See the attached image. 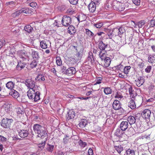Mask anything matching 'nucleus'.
I'll use <instances>...</instances> for the list:
<instances>
[{"label":"nucleus","mask_w":155,"mask_h":155,"mask_svg":"<svg viewBox=\"0 0 155 155\" xmlns=\"http://www.w3.org/2000/svg\"><path fill=\"white\" fill-rule=\"evenodd\" d=\"M33 130L35 133L38 134V136L43 139L47 138V134L46 133L45 128L38 124H35L33 126Z\"/></svg>","instance_id":"nucleus-1"},{"label":"nucleus","mask_w":155,"mask_h":155,"mask_svg":"<svg viewBox=\"0 0 155 155\" xmlns=\"http://www.w3.org/2000/svg\"><path fill=\"white\" fill-rule=\"evenodd\" d=\"M112 6L114 9L118 11H123L125 8L124 3L117 1L113 2Z\"/></svg>","instance_id":"nucleus-2"},{"label":"nucleus","mask_w":155,"mask_h":155,"mask_svg":"<svg viewBox=\"0 0 155 155\" xmlns=\"http://www.w3.org/2000/svg\"><path fill=\"white\" fill-rule=\"evenodd\" d=\"M15 113L16 114L17 117L21 120L24 119L25 118V113L23 108L22 107H17L15 109Z\"/></svg>","instance_id":"nucleus-3"},{"label":"nucleus","mask_w":155,"mask_h":155,"mask_svg":"<svg viewBox=\"0 0 155 155\" xmlns=\"http://www.w3.org/2000/svg\"><path fill=\"white\" fill-rule=\"evenodd\" d=\"M12 119L3 118L1 122V126L4 128H8L10 127L11 124L13 122Z\"/></svg>","instance_id":"nucleus-4"},{"label":"nucleus","mask_w":155,"mask_h":155,"mask_svg":"<svg viewBox=\"0 0 155 155\" xmlns=\"http://www.w3.org/2000/svg\"><path fill=\"white\" fill-rule=\"evenodd\" d=\"M25 84L30 89H36L38 88L37 86H35V81L31 79L26 80L25 81Z\"/></svg>","instance_id":"nucleus-5"},{"label":"nucleus","mask_w":155,"mask_h":155,"mask_svg":"<svg viewBox=\"0 0 155 155\" xmlns=\"http://www.w3.org/2000/svg\"><path fill=\"white\" fill-rule=\"evenodd\" d=\"M71 18L69 16H64L62 18L61 22L63 25L67 26L71 23Z\"/></svg>","instance_id":"nucleus-6"},{"label":"nucleus","mask_w":155,"mask_h":155,"mask_svg":"<svg viewBox=\"0 0 155 155\" xmlns=\"http://www.w3.org/2000/svg\"><path fill=\"white\" fill-rule=\"evenodd\" d=\"M87 7L90 13H94L95 12L96 9L95 3L93 1H91L88 4Z\"/></svg>","instance_id":"nucleus-7"},{"label":"nucleus","mask_w":155,"mask_h":155,"mask_svg":"<svg viewBox=\"0 0 155 155\" xmlns=\"http://www.w3.org/2000/svg\"><path fill=\"white\" fill-rule=\"evenodd\" d=\"M18 54L20 60L25 61L28 58V56L26 55L25 51L24 50H21L18 52Z\"/></svg>","instance_id":"nucleus-8"},{"label":"nucleus","mask_w":155,"mask_h":155,"mask_svg":"<svg viewBox=\"0 0 155 155\" xmlns=\"http://www.w3.org/2000/svg\"><path fill=\"white\" fill-rule=\"evenodd\" d=\"M113 108L115 110H119L121 108V105L119 101L117 100H115L113 102L112 104Z\"/></svg>","instance_id":"nucleus-9"},{"label":"nucleus","mask_w":155,"mask_h":155,"mask_svg":"<svg viewBox=\"0 0 155 155\" xmlns=\"http://www.w3.org/2000/svg\"><path fill=\"white\" fill-rule=\"evenodd\" d=\"M151 114V111L149 109L144 110L142 114V115L143 118L149 119Z\"/></svg>","instance_id":"nucleus-10"},{"label":"nucleus","mask_w":155,"mask_h":155,"mask_svg":"<svg viewBox=\"0 0 155 155\" xmlns=\"http://www.w3.org/2000/svg\"><path fill=\"white\" fill-rule=\"evenodd\" d=\"M76 72V69L75 68L71 67L68 68L66 71V74L69 76H71L74 74Z\"/></svg>","instance_id":"nucleus-11"},{"label":"nucleus","mask_w":155,"mask_h":155,"mask_svg":"<svg viewBox=\"0 0 155 155\" xmlns=\"http://www.w3.org/2000/svg\"><path fill=\"white\" fill-rule=\"evenodd\" d=\"M36 89H29L27 92V95L30 99H32L33 98L34 95L36 93Z\"/></svg>","instance_id":"nucleus-12"},{"label":"nucleus","mask_w":155,"mask_h":155,"mask_svg":"<svg viewBox=\"0 0 155 155\" xmlns=\"http://www.w3.org/2000/svg\"><path fill=\"white\" fill-rule=\"evenodd\" d=\"M24 61L22 60H20L16 66L17 70H21L25 67L26 64L25 62L23 61Z\"/></svg>","instance_id":"nucleus-13"},{"label":"nucleus","mask_w":155,"mask_h":155,"mask_svg":"<svg viewBox=\"0 0 155 155\" xmlns=\"http://www.w3.org/2000/svg\"><path fill=\"white\" fill-rule=\"evenodd\" d=\"M136 101L137 106H140L142 104L143 101V97L141 95H138L136 96Z\"/></svg>","instance_id":"nucleus-14"},{"label":"nucleus","mask_w":155,"mask_h":155,"mask_svg":"<svg viewBox=\"0 0 155 155\" xmlns=\"http://www.w3.org/2000/svg\"><path fill=\"white\" fill-rule=\"evenodd\" d=\"M144 82L143 78L142 77H140L137 80H135V84L138 87H140L143 85Z\"/></svg>","instance_id":"nucleus-15"},{"label":"nucleus","mask_w":155,"mask_h":155,"mask_svg":"<svg viewBox=\"0 0 155 155\" xmlns=\"http://www.w3.org/2000/svg\"><path fill=\"white\" fill-rule=\"evenodd\" d=\"M15 51L14 48H12L10 50H6L5 52L6 53L8 52L6 55L8 56H9L12 57H15Z\"/></svg>","instance_id":"nucleus-16"},{"label":"nucleus","mask_w":155,"mask_h":155,"mask_svg":"<svg viewBox=\"0 0 155 155\" xmlns=\"http://www.w3.org/2000/svg\"><path fill=\"white\" fill-rule=\"evenodd\" d=\"M9 94L14 98L17 99L19 97L20 94L19 93L15 90L13 89L9 92Z\"/></svg>","instance_id":"nucleus-17"},{"label":"nucleus","mask_w":155,"mask_h":155,"mask_svg":"<svg viewBox=\"0 0 155 155\" xmlns=\"http://www.w3.org/2000/svg\"><path fill=\"white\" fill-rule=\"evenodd\" d=\"M104 31L107 34L110 39H112L113 37L112 31L111 29L106 28H104Z\"/></svg>","instance_id":"nucleus-18"},{"label":"nucleus","mask_w":155,"mask_h":155,"mask_svg":"<svg viewBox=\"0 0 155 155\" xmlns=\"http://www.w3.org/2000/svg\"><path fill=\"white\" fill-rule=\"evenodd\" d=\"M19 136L21 138H25L28 135V133L26 130H21L19 132Z\"/></svg>","instance_id":"nucleus-19"},{"label":"nucleus","mask_w":155,"mask_h":155,"mask_svg":"<svg viewBox=\"0 0 155 155\" xmlns=\"http://www.w3.org/2000/svg\"><path fill=\"white\" fill-rule=\"evenodd\" d=\"M128 123L127 121H122L120 124V127L122 130L125 131L128 128Z\"/></svg>","instance_id":"nucleus-20"},{"label":"nucleus","mask_w":155,"mask_h":155,"mask_svg":"<svg viewBox=\"0 0 155 155\" xmlns=\"http://www.w3.org/2000/svg\"><path fill=\"white\" fill-rule=\"evenodd\" d=\"M136 104L134 100L131 99L128 103V107L132 109H134L136 107Z\"/></svg>","instance_id":"nucleus-21"},{"label":"nucleus","mask_w":155,"mask_h":155,"mask_svg":"<svg viewBox=\"0 0 155 155\" xmlns=\"http://www.w3.org/2000/svg\"><path fill=\"white\" fill-rule=\"evenodd\" d=\"M40 92L37 90H36V93L34 95L33 98L32 99V101L35 102H36L40 100Z\"/></svg>","instance_id":"nucleus-22"},{"label":"nucleus","mask_w":155,"mask_h":155,"mask_svg":"<svg viewBox=\"0 0 155 155\" xmlns=\"http://www.w3.org/2000/svg\"><path fill=\"white\" fill-rule=\"evenodd\" d=\"M107 44H105L102 41L99 42L98 44V48L101 51L104 50L107 46Z\"/></svg>","instance_id":"nucleus-23"},{"label":"nucleus","mask_w":155,"mask_h":155,"mask_svg":"<svg viewBox=\"0 0 155 155\" xmlns=\"http://www.w3.org/2000/svg\"><path fill=\"white\" fill-rule=\"evenodd\" d=\"M104 65L105 67H109L111 63V60L110 58L107 57L104 60Z\"/></svg>","instance_id":"nucleus-24"},{"label":"nucleus","mask_w":155,"mask_h":155,"mask_svg":"<svg viewBox=\"0 0 155 155\" xmlns=\"http://www.w3.org/2000/svg\"><path fill=\"white\" fill-rule=\"evenodd\" d=\"M128 123L130 125L134 124L136 122V119L134 117L132 116H130L127 118Z\"/></svg>","instance_id":"nucleus-25"},{"label":"nucleus","mask_w":155,"mask_h":155,"mask_svg":"<svg viewBox=\"0 0 155 155\" xmlns=\"http://www.w3.org/2000/svg\"><path fill=\"white\" fill-rule=\"evenodd\" d=\"M68 114L67 119L68 120L73 119L75 116V113L73 110H70Z\"/></svg>","instance_id":"nucleus-26"},{"label":"nucleus","mask_w":155,"mask_h":155,"mask_svg":"<svg viewBox=\"0 0 155 155\" xmlns=\"http://www.w3.org/2000/svg\"><path fill=\"white\" fill-rule=\"evenodd\" d=\"M129 92L130 97L132 98H134L137 96V94L134 90H133L131 87H130L129 88Z\"/></svg>","instance_id":"nucleus-27"},{"label":"nucleus","mask_w":155,"mask_h":155,"mask_svg":"<svg viewBox=\"0 0 155 155\" xmlns=\"http://www.w3.org/2000/svg\"><path fill=\"white\" fill-rule=\"evenodd\" d=\"M15 84L13 82L10 81L7 83L6 86L8 89L12 90L14 87Z\"/></svg>","instance_id":"nucleus-28"},{"label":"nucleus","mask_w":155,"mask_h":155,"mask_svg":"<svg viewBox=\"0 0 155 155\" xmlns=\"http://www.w3.org/2000/svg\"><path fill=\"white\" fill-rule=\"evenodd\" d=\"M31 55L34 60H37L39 58L38 52L33 50H32Z\"/></svg>","instance_id":"nucleus-29"},{"label":"nucleus","mask_w":155,"mask_h":155,"mask_svg":"<svg viewBox=\"0 0 155 155\" xmlns=\"http://www.w3.org/2000/svg\"><path fill=\"white\" fill-rule=\"evenodd\" d=\"M68 33L71 35H73L76 32L75 28L72 25H70L68 28Z\"/></svg>","instance_id":"nucleus-30"},{"label":"nucleus","mask_w":155,"mask_h":155,"mask_svg":"<svg viewBox=\"0 0 155 155\" xmlns=\"http://www.w3.org/2000/svg\"><path fill=\"white\" fill-rule=\"evenodd\" d=\"M104 89V92L105 94L107 95L111 94L112 92V89L109 87H102Z\"/></svg>","instance_id":"nucleus-31"},{"label":"nucleus","mask_w":155,"mask_h":155,"mask_svg":"<svg viewBox=\"0 0 155 155\" xmlns=\"http://www.w3.org/2000/svg\"><path fill=\"white\" fill-rule=\"evenodd\" d=\"M148 61L150 63H155V55H149L148 56Z\"/></svg>","instance_id":"nucleus-32"},{"label":"nucleus","mask_w":155,"mask_h":155,"mask_svg":"<svg viewBox=\"0 0 155 155\" xmlns=\"http://www.w3.org/2000/svg\"><path fill=\"white\" fill-rule=\"evenodd\" d=\"M40 46L41 48L46 49L48 48V45L45 40H42L40 42Z\"/></svg>","instance_id":"nucleus-33"},{"label":"nucleus","mask_w":155,"mask_h":155,"mask_svg":"<svg viewBox=\"0 0 155 155\" xmlns=\"http://www.w3.org/2000/svg\"><path fill=\"white\" fill-rule=\"evenodd\" d=\"M124 131V130H122L121 129L120 130L119 129H117L115 132L116 135L118 137H121L124 133V132L123 131Z\"/></svg>","instance_id":"nucleus-34"},{"label":"nucleus","mask_w":155,"mask_h":155,"mask_svg":"<svg viewBox=\"0 0 155 155\" xmlns=\"http://www.w3.org/2000/svg\"><path fill=\"white\" fill-rule=\"evenodd\" d=\"M33 29V28L29 25H28L25 26V30L28 33H31Z\"/></svg>","instance_id":"nucleus-35"},{"label":"nucleus","mask_w":155,"mask_h":155,"mask_svg":"<svg viewBox=\"0 0 155 155\" xmlns=\"http://www.w3.org/2000/svg\"><path fill=\"white\" fill-rule=\"evenodd\" d=\"M114 148L119 153H120L123 150V147L121 145H119L118 146H115Z\"/></svg>","instance_id":"nucleus-36"},{"label":"nucleus","mask_w":155,"mask_h":155,"mask_svg":"<svg viewBox=\"0 0 155 155\" xmlns=\"http://www.w3.org/2000/svg\"><path fill=\"white\" fill-rule=\"evenodd\" d=\"M87 123V121L86 120H82L79 124V126L83 128L85 126Z\"/></svg>","instance_id":"nucleus-37"},{"label":"nucleus","mask_w":155,"mask_h":155,"mask_svg":"<svg viewBox=\"0 0 155 155\" xmlns=\"http://www.w3.org/2000/svg\"><path fill=\"white\" fill-rule=\"evenodd\" d=\"M103 51H103H101L99 54L100 57L102 61H103L104 59L107 57H106V54L104 53H103Z\"/></svg>","instance_id":"nucleus-38"},{"label":"nucleus","mask_w":155,"mask_h":155,"mask_svg":"<svg viewBox=\"0 0 155 155\" xmlns=\"http://www.w3.org/2000/svg\"><path fill=\"white\" fill-rule=\"evenodd\" d=\"M35 80L37 81H44L45 79L43 75L41 74L38 75L35 78Z\"/></svg>","instance_id":"nucleus-39"},{"label":"nucleus","mask_w":155,"mask_h":155,"mask_svg":"<svg viewBox=\"0 0 155 155\" xmlns=\"http://www.w3.org/2000/svg\"><path fill=\"white\" fill-rule=\"evenodd\" d=\"M134 129L133 128H130L127 131V135L128 136H131L134 134Z\"/></svg>","instance_id":"nucleus-40"},{"label":"nucleus","mask_w":155,"mask_h":155,"mask_svg":"<svg viewBox=\"0 0 155 155\" xmlns=\"http://www.w3.org/2000/svg\"><path fill=\"white\" fill-rule=\"evenodd\" d=\"M130 68L131 67L130 66H126L124 68V73L126 74H128Z\"/></svg>","instance_id":"nucleus-41"},{"label":"nucleus","mask_w":155,"mask_h":155,"mask_svg":"<svg viewBox=\"0 0 155 155\" xmlns=\"http://www.w3.org/2000/svg\"><path fill=\"white\" fill-rule=\"evenodd\" d=\"M112 32L113 34V37L117 35H119V33L118 31V28H113L112 30Z\"/></svg>","instance_id":"nucleus-42"},{"label":"nucleus","mask_w":155,"mask_h":155,"mask_svg":"<svg viewBox=\"0 0 155 155\" xmlns=\"http://www.w3.org/2000/svg\"><path fill=\"white\" fill-rule=\"evenodd\" d=\"M124 66L122 65H119L116 67V70L119 72L120 71L123 72L124 70Z\"/></svg>","instance_id":"nucleus-43"},{"label":"nucleus","mask_w":155,"mask_h":155,"mask_svg":"<svg viewBox=\"0 0 155 155\" xmlns=\"http://www.w3.org/2000/svg\"><path fill=\"white\" fill-rule=\"evenodd\" d=\"M88 59L89 61H90L91 63L94 62V60L93 58V55L92 52H90L89 53V56L88 58Z\"/></svg>","instance_id":"nucleus-44"},{"label":"nucleus","mask_w":155,"mask_h":155,"mask_svg":"<svg viewBox=\"0 0 155 155\" xmlns=\"http://www.w3.org/2000/svg\"><path fill=\"white\" fill-rule=\"evenodd\" d=\"M86 35L89 37H91L94 35V34L91 31L88 29H86Z\"/></svg>","instance_id":"nucleus-45"},{"label":"nucleus","mask_w":155,"mask_h":155,"mask_svg":"<svg viewBox=\"0 0 155 155\" xmlns=\"http://www.w3.org/2000/svg\"><path fill=\"white\" fill-rule=\"evenodd\" d=\"M103 80L102 78L99 77L97 78L96 81L95 83L94 84V86H95L97 84H99L101 83V81Z\"/></svg>","instance_id":"nucleus-46"},{"label":"nucleus","mask_w":155,"mask_h":155,"mask_svg":"<svg viewBox=\"0 0 155 155\" xmlns=\"http://www.w3.org/2000/svg\"><path fill=\"white\" fill-rule=\"evenodd\" d=\"M127 155H134L135 152L134 150L129 149L126 151Z\"/></svg>","instance_id":"nucleus-47"},{"label":"nucleus","mask_w":155,"mask_h":155,"mask_svg":"<svg viewBox=\"0 0 155 155\" xmlns=\"http://www.w3.org/2000/svg\"><path fill=\"white\" fill-rule=\"evenodd\" d=\"M37 64V60H34L30 64V67L33 68L35 67Z\"/></svg>","instance_id":"nucleus-48"},{"label":"nucleus","mask_w":155,"mask_h":155,"mask_svg":"<svg viewBox=\"0 0 155 155\" xmlns=\"http://www.w3.org/2000/svg\"><path fill=\"white\" fill-rule=\"evenodd\" d=\"M54 148V146L52 145L48 144L47 150L48 151L52 152Z\"/></svg>","instance_id":"nucleus-49"},{"label":"nucleus","mask_w":155,"mask_h":155,"mask_svg":"<svg viewBox=\"0 0 155 155\" xmlns=\"http://www.w3.org/2000/svg\"><path fill=\"white\" fill-rule=\"evenodd\" d=\"M22 13L21 10L16 11L12 14V16L13 17H15L19 15Z\"/></svg>","instance_id":"nucleus-50"},{"label":"nucleus","mask_w":155,"mask_h":155,"mask_svg":"<svg viewBox=\"0 0 155 155\" xmlns=\"http://www.w3.org/2000/svg\"><path fill=\"white\" fill-rule=\"evenodd\" d=\"M21 10V11L22 12V13H25L28 14L31 13L30 11L28 9L22 8Z\"/></svg>","instance_id":"nucleus-51"},{"label":"nucleus","mask_w":155,"mask_h":155,"mask_svg":"<svg viewBox=\"0 0 155 155\" xmlns=\"http://www.w3.org/2000/svg\"><path fill=\"white\" fill-rule=\"evenodd\" d=\"M56 62L57 65L60 66L62 64L61 59L60 57H58L56 58Z\"/></svg>","instance_id":"nucleus-52"},{"label":"nucleus","mask_w":155,"mask_h":155,"mask_svg":"<svg viewBox=\"0 0 155 155\" xmlns=\"http://www.w3.org/2000/svg\"><path fill=\"white\" fill-rule=\"evenodd\" d=\"M16 1H12L10 2H7L6 3V4L7 5H10L11 6H14L16 4Z\"/></svg>","instance_id":"nucleus-53"},{"label":"nucleus","mask_w":155,"mask_h":155,"mask_svg":"<svg viewBox=\"0 0 155 155\" xmlns=\"http://www.w3.org/2000/svg\"><path fill=\"white\" fill-rule=\"evenodd\" d=\"M79 145L82 147H85L87 145V143L85 142H83L82 140H80L79 142Z\"/></svg>","instance_id":"nucleus-54"},{"label":"nucleus","mask_w":155,"mask_h":155,"mask_svg":"<svg viewBox=\"0 0 155 155\" xmlns=\"http://www.w3.org/2000/svg\"><path fill=\"white\" fill-rule=\"evenodd\" d=\"M118 31L119 35H121L123 34L125 31V30L124 28L122 27H121L119 28H118Z\"/></svg>","instance_id":"nucleus-55"},{"label":"nucleus","mask_w":155,"mask_h":155,"mask_svg":"<svg viewBox=\"0 0 155 155\" xmlns=\"http://www.w3.org/2000/svg\"><path fill=\"white\" fill-rule=\"evenodd\" d=\"M45 144V141H42L41 143H39L38 145V147L41 149L43 148Z\"/></svg>","instance_id":"nucleus-56"},{"label":"nucleus","mask_w":155,"mask_h":155,"mask_svg":"<svg viewBox=\"0 0 155 155\" xmlns=\"http://www.w3.org/2000/svg\"><path fill=\"white\" fill-rule=\"evenodd\" d=\"M27 3L28 4V5H29L30 6L33 8L36 7L37 5L36 2H32L31 3H29V2H28Z\"/></svg>","instance_id":"nucleus-57"},{"label":"nucleus","mask_w":155,"mask_h":155,"mask_svg":"<svg viewBox=\"0 0 155 155\" xmlns=\"http://www.w3.org/2000/svg\"><path fill=\"white\" fill-rule=\"evenodd\" d=\"M132 2L133 3L137 5H140V0H132Z\"/></svg>","instance_id":"nucleus-58"},{"label":"nucleus","mask_w":155,"mask_h":155,"mask_svg":"<svg viewBox=\"0 0 155 155\" xmlns=\"http://www.w3.org/2000/svg\"><path fill=\"white\" fill-rule=\"evenodd\" d=\"M69 139V137L66 136V137L63 139V143L64 144H66L68 142Z\"/></svg>","instance_id":"nucleus-59"},{"label":"nucleus","mask_w":155,"mask_h":155,"mask_svg":"<svg viewBox=\"0 0 155 155\" xmlns=\"http://www.w3.org/2000/svg\"><path fill=\"white\" fill-rule=\"evenodd\" d=\"M103 25L102 23H99L97 24H96L94 25V26L97 28H101Z\"/></svg>","instance_id":"nucleus-60"},{"label":"nucleus","mask_w":155,"mask_h":155,"mask_svg":"<svg viewBox=\"0 0 155 155\" xmlns=\"http://www.w3.org/2000/svg\"><path fill=\"white\" fill-rule=\"evenodd\" d=\"M155 25V20L152 19L150 21V27H153Z\"/></svg>","instance_id":"nucleus-61"},{"label":"nucleus","mask_w":155,"mask_h":155,"mask_svg":"<svg viewBox=\"0 0 155 155\" xmlns=\"http://www.w3.org/2000/svg\"><path fill=\"white\" fill-rule=\"evenodd\" d=\"M115 97L117 98H121L123 97V96L120 93L117 92L116 94Z\"/></svg>","instance_id":"nucleus-62"},{"label":"nucleus","mask_w":155,"mask_h":155,"mask_svg":"<svg viewBox=\"0 0 155 155\" xmlns=\"http://www.w3.org/2000/svg\"><path fill=\"white\" fill-rule=\"evenodd\" d=\"M7 139L2 136L0 135V142H4L6 141Z\"/></svg>","instance_id":"nucleus-63"},{"label":"nucleus","mask_w":155,"mask_h":155,"mask_svg":"<svg viewBox=\"0 0 155 155\" xmlns=\"http://www.w3.org/2000/svg\"><path fill=\"white\" fill-rule=\"evenodd\" d=\"M70 2L72 4L75 5L77 4L78 0H69Z\"/></svg>","instance_id":"nucleus-64"}]
</instances>
